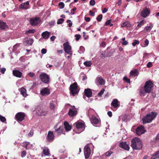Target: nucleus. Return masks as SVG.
I'll list each match as a JSON object with an SVG mask.
<instances>
[{
  "instance_id": "obj_17",
  "label": "nucleus",
  "mask_w": 159,
  "mask_h": 159,
  "mask_svg": "<svg viewBox=\"0 0 159 159\" xmlns=\"http://www.w3.org/2000/svg\"><path fill=\"white\" fill-rule=\"evenodd\" d=\"M84 93V95L88 98L91 97L92 95V92L90 89H85Z\"/></svg>"
},
{
  "instance_id": "obj_63",
  "label": "nucleus",
  "mask_w": 159,
  "mask_h": 159,
  "mask_svg": "<svg viewBox=\"0 0 159 159\" xmlns=\"http://www.w3.org/2000/svg\"><path fill=\"white\" fill-rule=\"evenodd\" d=\"M107 11V10L106 8H105L104 9L102 10V12L103 13H106Z\"/></svg>"
},
{
  "instance_id": "obj_64",
  "label": "nucleus",
  "mask_w": 159,
  "mask_h": 159,
  "mask_svg": "<svg viewBox=\"0 0 159 159\" xmlns=\"http://www.w3.org/2000/svg\"><path fill=\"white\" fill-rule=\"evenodd\" d=\"M156 140H159V133L157 135L156 138Z\"/></svg>"
},
{
  "instance_id": "obj_16",
  "label": "nucleus",
  "mask_w": 159,
  "mask_h": 159,
  "mask_svg": "<svg viewBox=\"0 0 159 159\" xmlns=\"http://www.w3.org/2000/svg\"><path fill=\"white\" fill-rule=\"evenodd\" d=\"M119 147L126 150L129 151V147L127 144L126 142H121L119 144Z\"/></svg>"
},
{
  "instance_id": "obj_15",
  "label": "nucleus",
  "mask_w": 159,
  "mask_h": 159,
  "mask_svg": "<svg viewBox=\"0 0 159 159\" xmlns=\"http://www.w3.org/2000/svg\"><path fill=\"white\" fill-rule=\"evenodd\" d=\"M50 93V90L47 88H44L40 91V93L43 96H47Z\"/></svg>"
},
{
  "instance_id": "obj_57",
  "label": "nucleus",
  "mask_w": 159,
  "mask_h": 159,
  "mask_svg": "<svg viewBox=\"0 0 159 159\" xmlns=\"http://www.w3.org/2000/svg\"><path fill=\"white\" fill-rule=\"evenodd\" d=\"M34 75V74L33 73L30 72L28 74V75L31 77H33Z\"/></svg>"
},
{
  "instance_id": "obj_34",
  "label": "nucleus",
  "mask_w": 159,
  "mask_h": 159,
  "mask_svg": "<svg viewBox=\"0 0 159 159\" xmlns=\"http://www.w3.org/2000/svg\"><path fill=\"white\" fill-rule=\"evenodd\" d=\"M159 157V150L153 155L151 157L152 159H155Z\"/></svg>"
},
{
  "instance_id": "obj_28",
  "label": "nucleus",
  "mask_w": 159,
  "mask_h": 159,
  "mask_svg": "<svg viewBox=\"0 0 159 159\" xmlns=\"http://www.w3.org/2000/svg\"><path fill=\"white\" fill-rule=\"evenodd\" d=\"M56 127H54L55 132L57 133L58 135H60L63 132V130H62V128L61 126L59 127L57 129H56Z\"/></svg>"
},
{
  "instance_id": "obj_49",
  "label": "nucleus",
  "mask_w": 159,
  "mask_h": 159,
  "mask_svg": "<svg viewBox=\"0 0 159 159\" xmlns=\"http://www.w3.org/2000/svg\"><path fill=\"white\" fill-rule=\"evenodd\" d=\"M76 38V40L77 41H78L81 37V36L80 34H77L75 36Z\"/></svg>"
},
{
  "instance_id": "obj_37",
  "label": "nucleus",
  "mask_w": 159,
  "mask_h": 159,
  "mask_svg": "<svg viewBox=\"0 0 159 159\" xmlns=\"http://www.w3.org/2000/svg\"><path fill=\"white\" fill-rule=\"evenodd\" d=\"M84 65L86 66L89 67L91 66L92 64V63L91 61H85L84 63Z\"/></svg>"
},
{
  "instance_id": "obj_45",
  "label": "nucleus",
  "mask_w": 159,
  "mask_h": 159,
  "mask_svg": "<svg viewBox=\"0 0 159 159\" xmlns=\"http://www.w3.org/2000/svg\"><path fill=\"white\" fill-rule=\"evenodd\" d=\"M139 43V41L137 40H135L134 42L132 43V45L133 46H135L136 44H138Z\"/></svg>"
},
{
  "instance_id": "obj_3",
  "label": "nucleus",
  "mask_w": 159,
  "mask_h": 159,
  "mask_svg": "<svg viewBox=\"0 0 159 159\" xmlns=\"http://www.w3.org/2000/svg\"><path fill=\"white\" fill-rule=\"evenodd\" d=\"M157 114L156 112H152L147 113V115L142 118L143 123V124L150 123L156 117Z\"/></svg>"
},
{
  "instance_id": "obj_18",
  "label": "nucleus",
  "mask_w": 159,
  "mask_h": 159,
  "mask_svg": "<svg viewBox=\"0 0 159 159\" xmlns=\"http://www.w3.org/2000/svg\"><path fill=\"white\" fill-rule=\"evenodd\" d=\"M8 26L6 22H4L2 20H0V29L4 30L8 28Z\"/></svg>"
},
{
  "instance_id": "obj_39",
  "label": "nucleus",
  "mask_w": 159,
  "mask_h": 159,
  "mask_svg": "<svg viewBox=\"0 0 159 159\" xmlns=\"http://www.w3.org/2000/svg\"><path fill=\"white\" fill-rule=\"evenodd\" d=\"M20 7L21 9H27L28 8V7L27 5H25V3L20 4Z\"/></svg>"
},
{
  "instance_id": "obj_11",
  "label": "nucleus",
  "mask_w": 159,
  "mask_h": 159,
  "mask_svg": "<svg viewBox=\"0 0 159 159\" xmlns=\"http://www.w3.org/2000/svg\"><path fill=\"white\" fill-rule=\"evenodd\" d=\"M54 138V136L53 133L50 131L48 132V134L46 138L49 142H52Z\"/></svg>"
},
{
  "instance_id": "obj_38",
  "label": "nucleus",
  "mask_w": 159,
  "mask_h": 159,
  "mask_svg": "<svg viewBox=\"0 0 159 159\" xmlns=\"http://www.w3.org/2000/svg\"><path fill=\"white\" fill-rule=\"evenodd\" d=\"M146 23V21L144 20H143L141 21L137 25V27L139 28H140L144 24Z\"/></svg>"
},
{
  "instance_id": "obj_2",
  "label": "nucleus",
  "mask_w": 159,
  "mask_h": 159,
  "mask_svg": "<svg viewBox=\"0 0 159 159\" xmlns=\"http://www.w3.org/2000/svg\"><path fill=\"white\" fill-rule=\"evenodd\" d=\"M131 146L134 149L140 150L142 148L141 141L139 138L135 137L131 140Z\"/></svg>"
},
{
  "instance_id": "obj_55",
  "label": "nucleus",
  "mask_w": 159,
  "mask_h": 159,
  "mask_svg": "<svg viewBox=\"0 0 159 159\" xmlns=\"http://www.w3.org/2000/svg\"><path fill=\"white\" fill-rule=\"evenodd\" d=\"M41 53L43 54H45L46 53L47 50L46 49L43 48L41 50Z\"/></svg>"
},
{
  "instance_id": "obj_29",
  "label": "nucleus",
  "mask_w": 159,
  "mask_h": 159,
  "mask_svg": "<svg viewBox=\"0 0 159 159\" xmlns=\"http://www.w3.org/2000/svg\"><path fill=\"white\" fill-rule=\"evenodd\" d=\"M153 27V25L151 24H150L145 27L144 29L146 30V32H148L151 31Z\"/></svg>"
},
{
  "instance_id": "obj_42",
  "label": "nucleus",
  "mask_w": 159,
  "mask_h": 159,
  "mask_svg": "<svg viewBox=\"0 0 159 159\" xmlns=\"http://www.w3.org/2000/svg\"><path fill=\"white\" fill-rule=\"evenodd\" d=\"M6 118L0 115V120L2 122H4L6 121Z\"/></svg>"
},
{
  "instance_id": "obj_61",
  "label": "nucleus",
  "mask_w": 159,
  "mask_h": 159,
  "mask_svg": "<svg viewBox=\"0 0 159 159\" xmlns=\"http://www.w3.org/2000/svg\"><path fill=\"white\" fill-rule=\"evenodd\" d=\"M85 20L87 22H89L90 21V19L89 17H85Z\"/></svg>"
},
{
  "instance_id": "obj_30",
  "label": "nucleus",
  "mask_w": 159,
  "mask_h": 159,
  "mask_svg": "<svg viewBox=\"0 0 159 159\" xmlns=\"http://www.w3.org/2000/svg\"><path fill=\"white\" fill-rule=\"evenodd\" d=\"M20 93L24 97H25L27 95L26 90V89L23 88H21L20 89Z\"/></svg>"
},
{
  "instance_id": "obj_7",
  "label": "nucleus",
  "mask_w": 159,
  "mask_h": 159,
  "mask_svg": "<svg viewBox=\"0 0 159 159\" xmlns=\"http://www.w3.org/2000/svg\"><path fill=\"white\" fill-rule=\"evenodd\" d=\"M48 112V111L43 110L42 108L41 107H38L37 108L36 113L39 116H45L47 114Z\"/></svg>"
},
{
  "instance_id": "obj_19",
  "label": "nucleus",
  "mask_w": 159,
  "mask_h": 159,
  "mask_svg": "<svg viewBox=\"0 0 159 159\" xmlns=\"http://www.w3.org/2000/svg\"><path fill=\"white\" fill-rule=\"evenodd\" d=\"M76 111L75 109L73 108H70L69 110L68 115L70 116H73L76 115Z\"/></svg>"
},
{
  "instance_id": "obj_22",
  "label": "nucleus",
  "mask_w": 159,
  "mask_h": 159,
  "mask_svg": "<svg viewBox=\"0 0 159 159\" xmlns=\"http://www.w3.org/2000/svg\"><path fill=\"white\" fill-rule=\"evenodd\" d=\"M41 80H49V76L46 74L43 73L41 74L39 76Z\"/></svg>"
},
{
  "instance_id": "obj_52",
  "label": "nucleus",
  "mask_w": 159,
  "mask_h": 159,
  "mask_svg": "<svg viewBox=\"0 0 159 159\" xmlns=\"http://www.w3.org/2000/svg\"><path fill=\"white\" fill-rule=\"evenodd\" d=\"M26 155V152L25 151H23L22 152L21 154V156L22 157H25Z\"/></svg>"
},
{
  "instance_id": "obj_12",
  "label": "nucleus",
  "mask_w": 159,
  "mask_h": 159,
  "mask_svg": "<svg viewBox=\"0 0 159 159\" xmlns=\"http://www.w3.org/2000/svg\"><path fill=\"white\" fill-rule=\"evenodd\" d=\"M150 13V11L147 8H145L142 10L141 13V15L142 17H146Z\"/></svg>"
},
{
  "instance_id": "obj_24",
  "label": "nucleus",
  "mask_w": 159,
  "mask_h": 159,
  "mask_svg": "<svg viewBox=\"0 0 159 159\" xmlns=\"http://www.w3.org/2000/svg\"><path fill=\"white\" fill-rule=\"evenodd\" d=\"M64 125L65 130L66 131L70 130L71 129V126L70 125L67 121H65L64 123Z\"/></svg>"
},
{
  "instance_id": "obj_62",
  "label": "nucleus",
  "mask_w": 159,
  "mask_h": 159,
  "mask_svg": "<svg viewBox=\"0 0 159 159\" xmlns=\"http://www.w3.org/2000/svg\"><path fill=\"white\" fill-rule=\"evenodd\" d=\"M122 44L123 45H126L128 44V42L127 41L125 40L124 41H123L122 43Z\"/></svg>"
},
{
  "instance_id": "obj_47",
  "label": "nucleus",
  "mask_w": 159,
  "mask_h": 159,
  "mask_svg": "<svg viewBox=\"0 0 159 159\" xmlns=\"http://www.w3.org/2000/svg\"><path fill=\"white\" fill-rule=\"evenodd\" d=\"M59 7H60V9H62L64 7V3H63V2H60L59 4Z\"/></svg>"
},
{
  "instance_id": "obj_26",
  "label": "nucleus",
  "mask_w": 159,
  "mask_h": 159,
  "mask_svg": "<svg viewBox=\"0 0 159 159\" xmlns=\"http://www.w3.org/2000/svg\"><path fill=\"white\" fill-rule=\"evenodd\" d=\"M36 32V30L34 29H30L28 30L25 31V34L27 35L30 36L31 34H33Z\"/></svg>"
},
{
  "instance_id": "obj_51",
  "label": "nucleus",
  "mask_w": 159,
  "mask_h": 159,
  "mask_svg": "<svg viewBox=\"0 0 159 159\" xmlns=\"http://www.w3.org/2000/svg\"><path fill=\"white\" fill-rule=\"evenodd\" d=\"M34 134V130H31L28 134V136H31Z\"/></svg>"
},
{
  "instance_id": "obj_9",
  "label": "nucleus",
  "mask_w": 159,
  "mask_h": 159,
  "mask_svg": "<svg viewBox=\"0 0 159 159\" xmlns=\"http://www.w3.org/2000/svg\"><path fill=\"white\" fill-rule=\"evenodd\" d=\"M30 21L31 25L35 26L37 25L40 23V18L39 17L31 18L30 19Z\"/></svg>"
},
{
  "instance_id": "obj_14",
  "label": "nucleus",
  "mask_w": 159,
  "mask_h": 159,
  "mask_svg": "<svg viewBox=\"0 0 159 159\" xmlns=\"http://www.w3.org/2000/svg\"><path fill=\"white\" fill-rule=\"evenodd\" d=\"M90 120L91 123L93 125L97 124L99 123V120L97 118L94 116L92 115L90 118Z\"/></svg>"
},
{
  "instance_id": "obj_58",
  "label": "nucleus",
  "mask_w": 159,
  "mask_h": 159,
  "mask_svg": "<svg viewBox=\"0 0 159 159\" xmlns=\"http://www.w3.org/2000/svg\"><path fill=\"white\" fill-rule=\"evenodd\" d=\"M107 114L110 117H111L112 116V113L111 111H109L107 112Z\"/></svg>"
},
{
  "instance_id": "obj_4",
  "label": "nucleus",
  "mask_w": 159,
  "mask_h": 159,
  "mask_svg": "<svg viewBox=\"0 0 159 159\" xmlns=\"http://www.w3.org/2000/svg\"><path fill=\"white\" fill-rule=\"evenodd\" d=\"M93 146L92 144H88L86 145L84 148V154L86 159L89 158L91 154L90 147Z\"/></svg>"
},
{
  "instance_id": "obj_50",
  "label": "nucleus",
  "mask_w": 159,
  "mask_h": 159,
  "mask_svg": "<svg viewBox=\"0 0 159 159\" xmlns=\"http://www.w3.org/2000/svg\"><path fill=\"white\" fill-rule=\"evenodd\" d=\"M95 4V2L94 0H91L90 2V4L92 6H93Z\"/></svg>"
},
{
  "instance_id": "obj_36",
  "label": "nucleus",
  "mask_w": 159,
  "mask_h": 159,
  "mask_svg": "<svg viewBox=\"0 0 159 159\" xmlns=\"http://www.w3.org/2000/svg\"><path fill=\"white\" fill-rule=\"evenodd\" d=\"M113 153V152L111 150V149L105 153V155L106 157H109Z\"/></svg>"
},
{
  "instance_id": "obj_8",
  "label": "nucleus",
  "mask_w": 159,
  "mask_h": 159,
  "mask_svg": "<svg viewBox=\"0 0 159 159\" xmlns=\"http://www.w3.org/2000/svg\"><path fill=\"white\" fill-rule=\"evenodd\" d=\"M25 116V114L22 112L17 113L15 115V118L18 122H21L24 119Z\"/></svg>"
},
{
  "instance_id": "obj_48",
  "label": "nucleus",
  "mask_w": 159,
  "mask_h": 159,
  "mask_svg": "<svg viewBox=\"0 0 159 159\" xmlns=\"http://www.w3.org/2000/svg\"><path fill=\"white\" fill-rule=\"evenodd\" d=\"M67 23H68V26L70 27H71L72 25V23L71 22V21L70 20H67L66 21Z\"/></svg>"
},
{
  "instance_id": "obj_25",
  "label": "nucleus",
  "mask_w": 159,
  "mask_h": 159,
  "mask_svg": "<svg viewBox=\"0 0 159 159\" xmlns=\"http://www.w3.org/2000/svg\"><path fill=\"white\" fill-rule=\"evenodd\" d=\"M56 104V101L53 100L51 101L49 105L50 108L51 110H54L55 109Z\"/></svg>"
},
{
  "instance_id": "obj_41",
  "label": "nucleus",
  "mask_w": 159,
  "mask_h": 159,
  "mask_svg": "<svg viewBox=\"0 0 159 159\" xmlns=\"http://www.w3.org/2000/svg\"><path fill=\"white\" fill-rule=\"evenodd\" d=\"M111 20H107L106 22V23H105V25H109L110 26H112L113 25L112 24H111Z\"/></svg>"
},
{
  "instance_id": "obj_5",
  "label": "nucleus",
  "mask_w": 159,
  "mask_h": 159,
  "mask_svg": "<svg viewBox=\"0 0 159 159\" xmlns=\"http://www.w3.org/2000/svg\"><path fill=\"white\" fill-rule=\"evenodd\" d=\"M70 93H71L73 96L78 93L79 91L77 90V84L76 82H74L71 85L70 87Z\"/></svg>"
},
{
  "instance_id": "obj_46",
  "label": "nucleus",
  "mask_w": 159,
  "mask_h": 159,
  "mask_svg": "<svg viewBox=\"0 0 159 159\" xmlns=\"http://www.w3.org/2000/svg\"><path fill=\"white\" fill-rule=\"evenodd\" d=\"M105 90L104 89H102L100 92L98 94V96H101L104 93Z\"/></svg>"
},
{
  "instance_id": "obj_31",
  "label": "nucleus",
  "mask_w": 159,
  "mask_h": 159,
  "mask_svg": "<svg viewBox=\"0 0 159 159\" xmlns=\"http://www.w3.org/2000/svg\"><path fill=\"white\" fill-rule=\"evenodd\" d=\"M43 154L45 156H49L50 155V151L49 149L47 148L43 149Z\"/></svg>"
},
{
  "instance_id": "obj_53",
  "label": "nucleus",
  "mask_w": 159,
  "mask_h": 159,
  "mask_svg": "<svg viewBox=\"0 0 159 159\" xmlns=\"http://www.w3.org/2000/svg\"><path fill=\"white\" fill-rule=\"evenodd\" d=\"M6 71V69L4 68H2L0 69V72L2 74H4Z\"/></svg>"
},
{
  "instance_id": "obj_13",
  "label": "nucleus",
  "mask_w": 159,
  "mask_h": 159,
  "mask_svg": "<svg viewBox=\"0 0 159 159\" xmlns=\"http://www.w3.org/2000/svg\"><path fill=\"white\" fill-rule=\"evenodd\" d=\"M74 125L77 129H80L81 132L83 131L84 129V124L81 122L75 123L74 124Z\"/></svg>"
},
{
  "instance_id": "obj_10",
  "label": "nucleus",
  "mask_w": 159,
  "mask_h": 159,
  "mask_svg": "<svg viewBox=\"0 0 159 159\" xmlns=\"http://www.w3.org/2000/svg\"><path fill=\"white\" fill-rule=\"evenodd\" d=\"M146 131L144 127L142 125L138 127L136 129V134L139 136L144 134Z\"/></svg>"
},
{
  "instance_id": "obj_1",
  "label": "nucleus",
  "mask_w": 159,
  "mask_h": 159,
  "mask_svg": "<svg viewBox=\"0 0 159 159\" xmlns=\"http://www.w3.org/2000/svg\"><path fill=\"white\" fill-rule=\"evenodd\" d=\"M153 84L150 80L146 81L144 88H141L139 89V93L141 96H144L145 93H150L152 91Z\"/></svg>"
},
{
  "instance_id": "obj_40",
  "label": "nucleus",
  "mask_w": 159,
  "mask_h": 159,
  "mask_svg": "<svg viewBox=\"0 0 159 159\" xmlns=\"http://www.w3.org/2000/svg\"><path fill=\"white\" fill-rule=\"evenodd\" d=\"M80 78L82 80H85L87 78L85 74L83 73H81L80 75Z\"/></svg>"
},
{
  "instance_id": "obj_27",
  "label": "nucleus",
  "mask_w": 159,
  "mask_h": 159,
  "mask_svg": "<svg viewBox=\"0 0 159 159\" xmlns=\"http://www.w3.org/2000/svg\"><path fill=\"white\" fill-rule=\"evenodd\" d=\"M13 74L14 76L18 77H20L22 75V73L17 70H13Z\"/></svg>"
},
{
  "instance_id": "obj_20",
  "label": "nucleus",
  "mask_w": 159,
  "mask_h": 159,
  "mask_svg": "<svg viewBox=\"0 0 159 159\" xmlns=\"http://www.w3.org/2000/svg\"><path fill=\"white\" fill-rule=\"evenodd\" d=\"M50 34V32L47 31H45L42 33L41 35L43 38L47 39L49 38Z\"/></svg>"
},
{
  "instance_id": "obj_60",
  "label": "nucleus",
  "mask_w": 159,
  "mask_h": 159,
  "mask_svg": "<svg viewBox=\"0 0 159 159\" xmlns=\"http://www.w3.org/2000/svg\"><path fill=\"white\" fill-rule=\"evenodd\" d=\"M89 13L91 16H94L95 15V13L91 11H90Z\"/></svg>"
},
{
  "instance_id": "obj_35",
  "label": "nucleus",
  "mask_w": 159,
  "mask_h": 159,
  "mask_svg": "<svg viewBox=\"0 0 159 159\" xmlns=\"http://www.w3.org/2000/svg\"><path fill=\"white\" fill-rule=\"evenodd\" d=\"M34 40L32 39L29 38L27 39L26 41V43L29 45H31L33 43Z\"/></svg>"
},
{
  "instance_id": "obj_56",
  "label": "nucleus",
  "mask_w": 159,
  "mask_h": 159,
  "mask_svg": "<svg viewBox=\"0 0 159 159\" xmlns=\"http://www.w3.org/2000/svg\"><path fill=\"white\" fill-rule=\"evenodd\" d=\"M145 44L144 45L145 46H147L149 43V41L148 39H146L145 41Z\"/></svg>"
},
{
  "instance_id": "obj_44",
  "label": "nucleus",
  "mask_w": 159,
  "mask_h": 159,
  "mask_svg": "<svg viewBox=\"0 0 159 159\" xmlns=\"http://www.w3.org/2000/svg\"><path fill=\"white\" fill-rule=\"evenodd\" d=\"M64 20L63 18H61L57 20V24H60L62 23L63 21H64Z\"/></svg>"
},
{
  "instance_id": "obj_6",
  "label": "nucleus",
  "mask_w": 159,
  "mask_h": 159,
  "mask_svg": "<svg viewBox=\"0 0 159 159\" xmlns=\"http://www.w3.org/2000/svg\"><path fill=\"white\" fill-rule=\"evenodd\" d=\"M63 45L65 52L69 55H72V51L71 46L67 43H65Z\"/></svg>"
},
{
  "instance_id": "obj_21",
  "label": "nucleus",
  "mask_w": 159,
  "mask_h": 159,
  "mask_svg": "<svg viewBox=\"0 0 159 159\" xmlns=\"http://www.w3.org/2000/svg\"><path fill=\"white\" fill-rule=\"evenodd\" d=\"M130 73V76L135 77L138 75L139 71L137 69H135L131 70Z\"/></svg>"
},
{
  "instance_id": "obj_54",
  "label": "nucleus",
  "mask_w": 159,
  "mask_h": 159,
  "mask_svg": "<svg viewBox=\"0 0 159 159\" xmlns=\"http://www.w3.org/2000/svg\"><path fill=\"white\" fill-rule=\"evenodd\" d=\"M152 62H148L147 65V66L148 68L151 67H152Z\"/></svg>"
},
{
  "instance_id": "obj_23",
  "label": "nucleus",
  "mask_w": 159,
  "mask_h": 159,
  "mask_svg": "<svg viewBox=\"0 0 159 159\" xmlns=\"http://www.w3.org/2000/svg\"><path fill=\"white\" fill-rule=\"evenodd\" d=\"M118 101L116 99H115L113 100L111 103V105L115 108L119 106L118 104Z\"/></svg>"
},
{
  "instance_id": "obj_43",
  "label": "nucleus",
  "mask_w": 159,
  "mask_h": 159,
  "mask_svg": "<svg viewBox=\"0 0 159 159\" xmlns=\"http://www.w3.org/2000/svg\"><path fill=\"white\" fill-rule=\"evenodd\" d=\"M102 18V14L99 15L97 18V20L98 22L100 21Z\"/></svg>"
},
{
  "instance_id": "obj_32",
  "label": "nucleus",
  "mask_w": 159,
  "mask_h": 159,
  "mask_svg": "<svg viewBox=\"0 0 159 159\" xmlns=\"http://www.w3.org/2000/svg\"><path fill=\"white\" fill-rule=\"evenodd\" d=\"M122 27H126L127 28L130 27L131 26V25L130 23L128 21H126L123 23L121 25Z\"/></svg>"
},
{
  "instance_id": "obj_59",
  "label": "nucleus",
  "mask_w": 159,
  "mask_h": 159,
  "mask_svg": "<svg viewBox=\"0 0 159 159\" xmlns=\"http://www.w3.org/2000/svg\"><path fill=\"white\" fill-rule=\"evenodd\" d=\"M102 47H104L106 46V43L105 42H102V43L100 45Z\"/></svg>"
},
{
  "instance_id": "obj_33",
  "label": "nucleus",
  "mask_w": 159,
  "mask_h": 159,
  "mask_svg": "<svg viewBox=\"0 0 159 159\" xmlns=\"http://www.w3.org/2000/svg\"><path fill=\"white\" fill-rule=\"evenodd\" d=\"M105 80H97L96 84L98 85H102L105 84Z\"/></svg>"
}]
</instances>
